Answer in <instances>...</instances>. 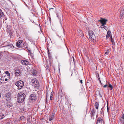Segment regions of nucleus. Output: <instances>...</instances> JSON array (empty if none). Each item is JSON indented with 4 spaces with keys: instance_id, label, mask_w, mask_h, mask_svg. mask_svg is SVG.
I'll list each match as a JSON object with an SVG mask.
<instances>
[{
    "instance_id": "10",
    "label": "nucleus",
    "mask_w": 124,
    "mask_h": 124,
    "mask_svg": "<svg viewBox=\"0 0 124 124\" xmlns=\"http://www.w3.org/2000/svg\"><path fill=\"white\" fill-rule=\"evenodd\" d=\"M120 122L122 124H124V114H123L120 120Z\"/></svg>"
},
{
    "instance_id": "27",
    "label": "nucleus",
    "mask_w": 124,
    "mask_h": 124,
    "mask_svg": "<svg viewBox=\"0 0 124 124\" xmlns=\"http://www.w3.org/2000/svg\"><path fill=\"white\" fill-rule=\"evenodd\" d=\"M51 95L50 96V100H52L53 98V94L52 93V92H51Z\"/></svg>"
},
{
    "instance_id": "21",
    "label": "nucleus",
    "mask_w": 124,
    "mask_h": 124,
    "mask_svg": "<svg viewBox=\"0 0 124 124\" xmlns=\"http://www.w3.org/2000/svg\"><path fill=\"white\" fill-rule=\"evenodd\" d=\"M96 76H97V78H98V79L99 80L100 83L102 85V84H101V81L100 79V78H99V74L98 73H97V74Z\"/></svg>"
},
{
    "instance_id": "42",
    "label": "nucleus",
    "mask_w": 124,
    "mask_h": 124,
    "mask_svg": "<svg viewBox=\"0 0 124 124\" xmlns=\"http://www.w3.org/2000/svg\"><path fill=\"white\" fill-rule=\"evenodd\" d=\"M49 52L48 53V54H49Z\"/></svg>"
},
{
    "instance_id": "43",
    "label": "nucleus",
    "mask_w": 124,
    "mask_h": 124,
    "mask_svg": "<svg viewBox=\"0 0 124 124\" xmlns=\"http://www.w3.org/2000/svg\"><path fill=\"white\" fill-rule=\"evenodd\" d=\"M72 74L71 75V76H72Z\"/></svg>"
},
{
    "instance_id": "2",
    "label": "nucleus",
    "mask_w": 124,
    "mask_h": 124,
    "mask_svg": "<svg viewBox=\"0 0 124 124\" xmlns=\"http://www.w3.org/2000/svg\"><path fill=\"white\" fill-rule=\"evenodd\" d=\"M90 40L93 42H94L96 40V37L94 33L92 31H90L88 32Z\"/></svg>"
},
{
    "instance_id": "5",
    "label": "nucleus",
    "mask_w": 124,
    "mask_h": 124,
    "mask_svg": "<svg viewBox=\"0 0 124 124\" xmlns=\"http://www.w3.org/2000/svg\"><path fill=\"white\" fill-rule=\"evenodd\" d=\"M31 82L32 84L34 85L35 87L37 88L39 87V83L36 79L35 78L33 79L32 80Z\"/></svg>"
},
{
    "instance_id": "6",
    "label": "nucleus",
    "mask_w": 124,
    "mask_h": 124,
    "mask_svg": "<svg viewBox=\"0 0 124 124\" xmlns=\"http://www.w3.org/2000/svg\"><path fill=\"white\" fill-rule=\"evenodd\" d=\"M5 97L7 101H9L11 99V94L9 93H8L5 95Z\"/></svg>"
},
{
    "instance_id": "39",
    "label": "nucleus",
    "mask_w": 124,
    "mask_h": 124,
    "mask_svg": "<svg viewBox=\"0 0 124 124\" xmlns=\"http://www.w3.org/2000/svg\"><path fill=\"white\" fill-rule=\"evenodd\" d=\"M108 107H107V110H108Z\"/></svg>"
},
{
    "instance_id": "12",
    "label": "nucleus",
    "mask_w": 124,
    "mask_h": 124,
    "mask_svg": "<svg viewBox=\"0 0 124 124\" xmlns=\"http://www.w3.org/2000/svg\"><path fill=\"white\" fill-rule=\"evenodd\" d=\"M15 74L16 76H19L21 74L20 71L19 70H15Z\"/></svg>"
},
{
    "instance_id": "11",
    "label": "nucleus",
    "mask_w": 124,
    "mask_h": 124,
    "mask_svg": "<svg viewBox=\"0 0 124 124\" xmlns=\"http://www.w3.org/2000/svg\"><path fill=\"white\" fill-rule=\"evenodd\" d=\"M21 63L23 65H27L28 64L29 62L27 60H23L21 61Z\"/></svg>"
},
{
    "instance_id": "4",
    "label": "nucleus",
    "mask_w": 124,
    "mask_h": 124,
    "mask_svg": "<svg viewBox=\"0 0 124 124\" xmlns=\"http://www.w3.org/2000/svg\"><path fill=\"white\" fill-rule=\"evenodd\" d=\"M36 99V96L35 94L33 93L31 94L29 97V100L31 102L35 101Z\"/></svg>"
},
{
    "instance_id": "28",
    "label": "nucleus",
    "mask_w": 124,
    "mask_h": 124,
    "mask_svg": "<svg viewBox=\"0 0 124 124\" xmlns=\"http://www.w3.org/2000/svg\"><path fill=\"white\" fill-rule=\"evenodd\" d=\"M110 51V50L109 49H108L107 51L105 52V54H106L108 55L109 53V52Z\"/></svg>"
},
{
    "instance_id": "7",
    "label": "nucleus",
    "mask_w": 124,
    "mask_h": 124,
    "mask_svg": "<svg viewBox=\"0 0 124 124\" xmlns=\"http://www.w3.org/2000/svg\"><path fill=\"white\" fill-rule=\"evenodd\" d=\"M107 21V20L103 18H101V20L99 21V22H100L102 24V26H104V25L106 24V22Z\"/></svg>"
},
{
    "instance_id": "40",
    "label": "nucleus",
    "mask_w": 124,
    "mask_h": 124,
    "mask_svg": "<svg viewBox=\"0 0 124 124\" xmlns=\"http://www.w3.org/2000/svg\"><path fill=\"white\" fill-rule=\"evenodd\" d=\"M7 106H10L9 107H10V106H9V105H8V104H7Z\"/></svg>"
},
{
    "instance_id": "30",
    "label": "nucleus",
    "mask_w": 124,
    "mask_h": 124,
    "mask_svg": "<svg viewBox=\"0 0 124 124\" xmlns=\"http://www.w3.org/2000/svg\"><path fill=\"white\" fill-rule=\"evenodd\" d=\"M103 108H102L101 109V111H100V113L101 114H102V111H103Z\"/></svg>"
},
{
    "instance_id": "14",
    "label": "nucleus",
    "mask_w": 124,
    "mask_h": 124,
    "mask_svg": "<svg viewBox=\"0 0 124 124\" xmlns=\"http://www.w3.org/2000/svg\"><path fill=\"white\" fill-rule=\"evenodd\" d=\"M103 121V119L102 118L99 117L97 120L96 124H98V123H101Z\"/></svg>"
},
{
    "instance_id": "8",
    "label": "nucleus",
    "mask_w": 124,
    "mask_h": 124,
    "mask_svg": "<svg viewBox=\"0 0 124 124\" xmlns=\"http://www.w3.org/2000/svg\"><path fill=\"white\" fill-rule=\"evenodd\" d=\"M120 17L121 19L123 18L124 16V10L122 8L120 11Z\"/></svg>"
},
{
    "instance_id": "41",
    "label": "nucleus",
    "mask_w": 124,
    "mask_h": 124,
    "mask_svg": "<svg viewBox=\"0 0 124 124\" xmlns=\"http://www.w3.org/2000/svg\"><path fill=\"white\" fill-rule=\"evenodd\" d=\"M0 11H2L0 9Z\"/></svg>"
},
{
    "instance_id": "38",
    "label": "nucleus",
    "mask_w": 124,
    "mask_h": 124,
    "mask_svg": "<svg viewBox=\"0 0 124 124\" xmlns=\"http://www.w3.org/2000/svg\"><path fill=\"white\" fill-rule=\"evenodd\" d=\"M5 80L6 81H7L8 80V79L7 78H5Z\"/></svg>"
},
{
    "instance_id": "24",
    "label": "nucleus",
    "mask_w": 124,
    "mask_h": 124,
    "mask_svg": "<svg viewBox=\"0 0 124 124\" xmlns=\"http://www.w3.org/2000/svg\"><path fill=\"white\" fill-rule=\"evenodd\" d=\"M3 16V13L2 11H0V17H1Z\"/></svg>"
},
{
    "instance_id": "23",
    "label": "nucleus",
    "mask_w": 124,
    "mask_h": 124,
    "mask_svg": "<svg viewBox=\"0 0 124 124\" xmlns=\"http://www.w3.org/2000/svg\"><path fill=\"white\" fill-rule=\"evenodd\" d=\"M54 118V117L53 116H50V117H49V120L50 121H51Z\"/></svg>"
},
{
    "instance_id": "37",
    "label": "nucleus",
    "mask_w": 124,
    "mask_h": 124,
    "mask_svg": "<svg viewBox=\"0 0 124 124\" xmlns=\"http://www.w3.org/2000/svg\"><path fill=\"white\" fill-rule=\"evenodd\" d=\"M80 82L81 84H82L83 82H82V80H81L80 81Z\"/></svg>"
},
{
    "instance_id": "26",
    "label": "nucleus",
    "mask_w": 124,
    "mask_h": 124,
    "mask_svg": "<svg viewBox=\"0 0 124 124\" xmlns=\"http://www.w3.org/2000/svg\"><path fill=\"white\" fill-rule=\"evenodd\" d=\"M5 73L7 75V76H10V74L9 73L8 71H6L5 72Z\"/></svg>"
},
{
    "instance_id": "35",
    "label": "nucleus",
    "mask_w": 124,
    "mask_h": 124,
    "mask_svg": "<svg viewBox=\"0 0 124 124\" xmlns=\"http://www.w3.org/2000/svg\"><path fill=\"white\" fill-rule=\"evenodd\" d=\"M29 54L31 55H32V53H31V52L30 51H30H29Z\"/></svg>"
},
{
    "instance_id": "29",
    "label": "nucleus",
    "mask_w": 124,
    "mask_h": 124,
    "mask_svg": "<svg viewBox=\"0 0 124 124\" xmlns=\"http://www.w3.org/2000/svg\"><path fill=\"white\" fill-rule=\"evenodd\" d=\"M0 116H1V118L3 119L4 117V114H1Z\"/></svg>"
},
{
    "instance_id": "20",
    "label": "nucleus",
    "mask_w": 124,
    "mask_h": 124,
    "mask_svg": "<svg viewBox=\"0 0 124 124\" xmlns=\"http://www.w3.org/2000/svg\"><path fill=\"white\" fill-rule=\"evenodd\" d=\"M110 40L112 42V44L113 45L114 44V42L113 39H112V36H110Z\"/></svg>"
},
{
    "instance_id": "18",
    "label": "nucleus",
    "mask_w": 124,
    "mask_h": 124,
    "mask_svg": "<svg viewBox=\"0 0 124 124\" xmlns=\"http://www.w3.org/2000/svg\"><path fill=\"white\" fill-rule=\"evenodd\" d=\"M78 32L79 34H80V36L83 37V36L84 34L83 33L82 31L81 30H79Z\"/></svg>"
},
{
    "instance_id": "17",
    "label": "nucleus",
    "mask_w": 124,
    "mask_h": 124,
    "mask_svg": "<svg viewBox=\"0 0 124 124\" xmlns=\"http://www.w3.org/2000/svg\"><path fill=\"white\" fill-rule=\"evenodd\" d=\"M5 46L7 47H8V49H9L10 48H14V46H13V45H7Z\"/></svg>"
},
{
    "instance_id": "31",
    "label": "nucleus",
    "mask_w": 124,
    "mask_h": 124,
    "mask_svg": "<svg viewBox=\"0 0 124 124\" xmlns=\"http://www.w3.org/2000/svg\"><path fill=\"white\" fill-rule=\"evenodd\" d=\"M54 115L55 113H52V115L51 116H53V117H54Z\"/></svg>"
},
{
    "instance_id": "9",
    "label": "nucleus",
    "mask_w": 124,
    "mask_h": 124,
    "mask_svg": "<svg viewBox=\"0 0 124 124\" xmlns=\"http://www.w3.org/2000/svg\"><path fill=\"white\" fill-rule=\"evenodd\" d=\"M22 40H18L17 42L16 43L17 46L18 47H21L20 45L22 43Z\"/></svg>"
},
{
    "instance_id": "33",
    "label": "nucleus",
    "mask_w": 124,
    "mask_h": 124,
    "mask_svg": "<svg viewBox=\"0 0 124 124\" xmlns=\"http://www.w3.org/2000/svg\"><path fill=\"white\" fill-rule=\"evenodd\" d=\"M26 49L28 50V51H30V50L28 48V47L27 46L26 47Z\"/></svg>"
},
{
    "instance_id": "25",
    "label": "nucleus",
    "mask_w": 124,
    "mask_h": 124,
    "mask_svg": "<svg viewBox=\"0 0 124 124\" xmlns=\"http://www.w3.org/2000/svg\"><path fill=\"white\" fill-rule=\"evenodd\" d=\"M108 87L111 88V89H112L113 88V86L110 84H109L108 87Z\"/></svg>"
},
{
    "instance_id": "36",
    "label": "nucleus",
    "mask_w": 124,
    "mask_h": 124,
    "mask_svg": "<svg viewBox=\"0 0 124 124\" xmlns=\"http://www.w3.org/2000/svg\"><path fill=\"white\" fill-rule=\"evenodd\" d=\"M54 9V8H49V10L50 11H51V9H52V10H53Z\"/></svg>"
},
{
    "instance_id": "22",
    "label": "nucleus",
    "mask_w": 124,
    "mask_h": 124,
    "mask_svg": "<svg viewBox=\"0 0 124 124\" xmlns=\"http://www.w3.org/2000/svg\"><path fill=\"white\" fill-rule=\"evenodd\" d=\"M104 26H102V25H101V28H104L105 30L107 31L108 30V28L106 26H104Z\"/></svg>"
},
{
    "instance_id": "34",
    "label": "nucleus",
    "mask_w": 124,
    "mask_h": 124,
    "mask_svg": "<svg viewBox=\"0 0 124 124\" xmlns=\"http://www.w3.org/2000/svg\"><path fill=\"white\" fill-rule=\"evenodd\" d=\"M47 95H48V93H47V92H46V99H47Z\"/></svg>"
},
{
    "instance_id": "19",
    "label": "nucleus",
    "mask_w": 124,
    "mask_h": 124,
    "mask_svg": "<svg viewBox=\"0 0 124 124\" xmlns=\"http://www.w3.org/2000/svg\"><path fill=\"white\" fill-rule=\"evenodd\" d=\"M99 104V103L98 102H96L95 103V106L97 109L98 108Z\"/></svg>"
},
{
    "instance_id": "15",
    "label": "nucleus",
    "mask_w": 124,
    "mask_h": 124,
    "mask_svg": "<svg viewBox=\"0 0 124 124\" xmlns=\"http://www.w3.org/2000/svg\"><path fill=\"white\" fill-rule=\"evenodd\" d=\"M110 32L109 31H108L107 32V34L106 35V37L107 39L109 38L110 36Z\"/></svg>"
},
{
    "instance_id": "13",
    "label": "nucleus",
    "mask_w": 124,
    "mask_h": 124,
    "mask_svg": "<svg viewBox=\"0 0 124 124\" xmlns=\"http://www.w3.org/2000/svg\"><path fill=\"white\" fill-rule=\"evenodd\" d=\"M95 111L94 110V109H92L91 110V116L92 117H93V119H94V114L95 113Z\"/></svg>"
},
{
    "instance_id": "32",
    "label": "nucleus",
    "mask_w": 124,
    "mask_h": 124,
    "mask_svg": "<svg viewBox=\"0 0 124 124\" xmlns=\"http://www.w3.org/2000/svg\"><path fill=\"white\" fill-rule=\"evenodd\" d=\"M108 86V85L107 84L105 85L104 86H103V87L105 88L107 87Z\"/></svg>"
},
{
    "instance_id": "1",
    "label": "nucleus",
    "mask_w": 124,
    "mask_h": 124,
    "mask_svg": "<svg viewBox=\"0 0 124 124\" xmlns=\"http://www.w3.org/2000/svg\"><path fill=\"white\" fill-rule=\"evenodd\" d=\"M26 95L25 94L22 93H18L17 95V101L20 103H22L24 101Z\"/></svg>"
},
{
    "instance_id": "3",
    "label": "nucleus",
    "mask_w": 124,
    "mask_h": 124,
    "mask_svg": "<svg viewBox=\"0 0 124 124\" xmlns=\"http://www.w3.org/2000/svg\"><path fill=\"white\" fill-rule=\"evenodd\" d=\"M15 85L18 87V89H20L23 87L24 83L22 81H18L16 82Z\"/></svg>"
},
{
    "instance_id": "16",
    "label": "nucleus",
    "mask_w": 124,
    "mask_h": 124,
    "mask_svg": "<svg viewBox=\"0 0 124 124\" xmlns=\"http://www.w3.org/2000/svg\"><path fill=\"white\" fill-rule=\"evenodd\" d=\"M31 73L34 76H35L36 74L37 71L35 70H33V71Z\"/></svg>"
}]
</instances>
